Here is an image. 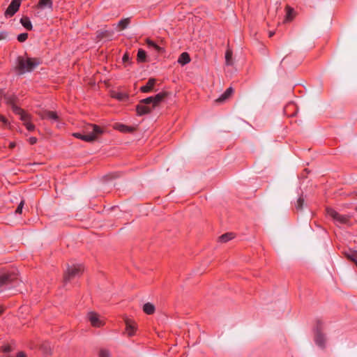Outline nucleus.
<instances>
[{
  "instance_id": "nucleus-22",
  "label": "nucleus",
  "mask_w": 357,
  "mask_h": 357,
  "mask_svg": "<svg viewBox=\"0 0 357 357\" xmlns=\"http://www.w3.org/2000/svg\"><path fill=\"white\" fill-rule=\"evenodd\" d=\"M20 22L22 24V26L27 30L32 29V24L29 17H23L22 18H21Z\"/></svg>"
},
{
  "instance_id": "nucleus-23",
  "label": "nucleus",
  "mask_w": 357,
  "mask_h": 357,
  "mask_svg": "<svg viewBox=\"0 0 357 357\" xmlns=\"http://www.w3.org/2000/svg\"><path fill=\"white\" fill-rule=\"evenodd\" d=\"M225 62L227 66H231L233 64L232 61V51L228 49L225 54Z\"/></svg>"
},
{
  "instance_id": "nucleus-25",
  "label": "nucleus",
  "mask_w": 357,
  "mask_h": 357,
  "mask_svg": "<svg viewBox=\"0 0 357 357\" xmlns=\"http://www.w3.org/2000/svg\"><path fill=\"white\" fill-rule=\"evenodd\" d=\"M73 136L76 138L81 139L85 142H91V139L89 137L85 136L84 133H79V132H75L73 133Z\"/></svg>"
},
{
  "instance_id": "nucleus-20",
  "label": "nucleus",
  "mask_w": 357,
  "mask_h": 357,
  "mask_svg": "<svg viewBox=\"0 0 357 357\" xmlns=\"http://www.w3.org/2000/svg\"><path fill=\"white\" fill-rule=\"evenodd\" d=\"M190 61V56L187 52H183L178 59V62L183 66L188 63Z\"/></svg>"
},
{
  "instance_id": "nucleus-35",
  "label": "nucleus",
  "mask_w": 357,
  "mask_h": 357,
  "mask_svg": "<svg viewBox=\"0 0 357 357\" xmlns=\"http://www.w3.org/2000/svg\"><path fill=\"white\" fill-rule=\"evenodd\" d=\"M129 59H130L129 54L128 53H125L123 56V61L125 63V62L128 61Z\"/></svg>"
},
{
  "instance_id": "nucleus-12",
  "label": "nucleus",
  "mask_w": 357,
  "mask_h": 357,
  "mask_svg": "<svg viewBox=\"0 0 357 357\" xmlns=\"http://www.w3.org/2000/svg\"><path fill=\"white\" fill-rule=\"evenodd\" d=\"M327 214L328 215L333 218V220L335 221H338L342 223L349 221L348 218L347 216L340 215L332 208L327 209Z\"/></svg>"
},
{
  "instance_id": "nucleus-42",
  "label": "nucleus",
  "mask_w": 357,
  "mask_h": 357,
  "mask_svg": "<svg viewBox=\"0 0 357 357\" xmlns=\"http://www.w3.org/2000/svg\"><path fill=\"white\" fill-rule=\"evenodd\" d=\"M274 33H275L273 31H269V33H268L269 37H272L274 35Z\"/></svg>"
},
{
  "instance_id": "nucleus-45",
  "label": "nucleus",
  "mask_w": 357,
  "mask_h": 357,
  "mask_svg": "<svg viewBox=\"0 0 357 357\" xmlns=\"http://www.w3.org/2000/svg\"><path fill=\"white\" fill-rule=\"evenodd\" d=\"M356 210L357 211V207L356 208Z\"/></svg>"
},
{
  "instance_id": "nucleus-36",
  "label": "nucleus",
  "mask_w": 357,
  "mask_h": 357,
  "mask_svg": "<svg viewBox=\"0 0 357 357\" xmlns=\"http://www.w3.org/2000/svg\"><path fill=\"white\" fill-rule=\"evenodd\" d=\"M116 98L122 100H124L125 98H126V96L124 94H122V93H119L116 96Z\"/></svg>"
},
{
  "instance_id": "nucleus-14",
  "label": "nucleus",
  "mask_w": 357,
  "mask_h": 357,
  "mask_svg": "<svg viewBox=\"0 0 357 357\" xmlns=\"http://www.w3.org/2000/svg\"><path fill=\"white\" fill-rule=\"evenodd\" d=\"M156 83L155 78H150L146 84L140 88V91L143 93H149L153 91V86Z\"/></svg>"
},
{
  "instance_id": "nucleus-30",
  "label": "nucleus",
  "mask_w": 357,
  "mask_h": 357,
  "mask_svg": "<svg viewBox=\"0 0 357 357\" xmlns=\"http://www.w3.org/2000/svg\"><path fill=\"white\" fill-rule=\"evenodd\" d=\"M304 203V199L302 197H299L297 200L296 207L298 210L302 209V206Z\"/></svg>"
},
{
  "instance_id": "nucleus-10",
  "label": "nucleus",
  "mask_w": 357,
  "mask_h": 357,
  "mask_svg": "<svg viewBox=\"0 0 357 357\" xmlns=\"http://www.w3.org/2000/svg\"><path fill=\"white\" fill-rule=\"evenodd\" d=\"M153 109L151 102H144L142 100L137 106V112L138 115L142 116L150 113Z\"/></svg>"
},
{
  "instance_id": "nucleus-44",
  "label": "nucleus",
  "mask_w": 357,
  "mask_h": 357,
  "mask_svg": "<svg viewBox=\"0 0 357 357\" xmlns=\"http://www.w3.org/2000/svg\"><path fill=\"white\" fill-rule=\"evenodd\" d=\"M299 63H300V61H298V62L296 63V66L299 65Z\"/></svg>"
},
{
  "instance_id": "nucleus-31",
  "label": "nucleus",
  "mask_w": 357,
  "mask_h": 357,
  "mask_svg": "<svg viewBox=\"0 0 357 357\" xmlns=\"http://www.w3.org/2000/svg\"><path fill=\"white\" fill-rule=\"evenodd\" d=\"M8 38V33L6 31L0 32V40H6Z\"/></svg>"
},
{
  "instance_id": "nucleus-43",
  "label": "nucleus",
  "mask_w": 357,
  "mask_h": 357,
  "mask_svg": "<svg viewBox=\"0 0 357 357\" xmlns=\"http://www.w3.org/2000/svg\"><path fill=\"white\" fill-rule=\"evenodd\" d=\"M291 19L293 18V17L294 15H296V13L294 12L293 9L291 8Z\"/></svg>"
},
{
  "instance_id": "nucleus-24",
  "label": "nucleus",
  "mask_w": 357,
  "mask_h": 357,
  "mask_svg": "<svg viewBox=\"0 0 357 357\" xmlns=\"http://www.w3.org/2000/svg\"><path fill=\"white\" fill-rule=\"evenodd\" d=\"M130 22V18H125L119 21L118 26L121 28V30H123L129 25Z\"/></svg>"
},
{
  "instance_id": "nucleus-11",
  "label": "nucleus",
  "mask_w": 357,
  "mask_h": 357,
  "mask_svg": "<svg viewBox=\"0 0 357 357\" xmlns=\"http://www.w3.org/2000/svg\"><path fill=\"white\" fill-rule=\"evenodd\" d=\"M21 0H12L11 3L5 11L6 16H13L19 9Z\"/></svg>"
},
{
  "instance_id": "nucleus-7",
  "label": "nucleus",
  "mask_w": 357,
  "mask_h": 357,
  "mask_svg": "<svg viewBox=\"0 0 357 357\" xmlns=\"http://www.w3.org/2000/svg\"><path fill=\"white\" fill-rule=\"evenodd\" d=\"M167 92H161L154 96H151L147 98L143 99L144 102H151L152 108H155L167 96Z\"/></svg>"
},
{
  "instance_id": "nucleus-21",
  "label": "nucleus",
  "mask_w": 357,
  "mask_h": 357,
  "mask_svg": "<svg viewBox=\"0 0 357 357\" xmlns=\"http://www.w3.org/2000/svg\"><path fill=\"white\" fill-rule=\"evenodd\" d=\"M315 342L318 346L324 347L325 345L324 335L319 332L317 333L315 336Z\"/></svg>"
},
{
  "instance_id": "nucleus-33",
  "label": "nucleus",
  "mask_w": 357,
  "mask_h": 357,
  "mask_svg": "<svg viewBox=\"0 0 357 357\" xmlns=\"http://www.w3.org/2000/svg\"><path fill=\"white\" fill-rule=\"evenodd\" d=\"M1 351L4 353H8L11 351L10 346L5 345L1 347Z\"/></svg>"
},
{
  "instance_id": "nucleus-8",
  "label": "nucleus",
  "mask_w": 357,
  "mask_h": 357,
  "mask_svg": "<svg viewBox=\"0 0 357 357\" xmlns=\"http://www.w3.org/2000/svg\"><path fill=\"white\" fill-rule=\"evenodd\" d=\"M38 114L42 119H47L52 122H57L58 126H60V125L63 124V123L60 120L59 116L56 112L43 110L42 112H40Z\"/></svg>"
},
{
  "instance_id": "nucleus-40",
  "label": "nucleus",
  "mask_w": 357,
  "mask_h": 357,
  "mask_svg": "<svg viewBox=\"0 0 357 357\" xmlns=\"http://www.w3.org/2000/svg\"><path fill=\"white\" fill-rule=\"evenodd\" d=\"M4 312V307L3 306H0V316L3 314Z\"/></svg>"
},
{
  "instance_id": "nucleus-26",
  "label": "nucleus",
  "mask_w": 357,
  "mask_h": 357,
  "mask_svg": "<svg viewBox=\"0 0 357 357\" xmlns=\"http://www.w3.org/2000/svg\"><path fill=\"white\" fill-rule=\"evenodd\" d=\"M146 59V52L144 50L140 49L137 53V60L141 62H144Z\"/></svg>"
},
{
  "instance_id": "nucleus-34",
  "label": "nucleus",
  "mask_w": 357,
  "mask_h": 357,
  "mask_svg": "<svg viewBox=\"0 0 357 357\" xmlns=\"http://www.w3.org/2000/svg\"><path fill=\"white\" fill-rule=\"evenodd\" d=\"M286 9H287V15H286V21H287L289 20V18L290 17V8L287 6H286Z\"/></svg>"
},
{
  "instance_id": "nucleus-32",
  "label": "nucleus",
  "mask_w": 357,
  "mask_h": 357,
  "mask_svg": "<svg viewBox=\"0 0 357 357\" xmlns=\"http://www.w3.org/2000/svg\"><path fill=\"white\" fill-rule=\"evenodd\" d=\"M24 201H21V202L20 203V204L18 205L16 211H15V213H22V208H23V206H24Z\"/></svg>"
},
{
  "instance_id": "nucleus-9",
  "label": "nucleus",
  "mask_w": 357,
  "mask_h": 357,
  "mask_svg": "<svg viewBox=\"0 0 357 357\" xmlns=\"http://www.w3.org/2000/svg\"><path fill=\"white\" fill-rule=\"evenodd\" d=\"M124 322L126 324V333L128 337H132L135 335L136 331L137 330V323L128 317H124Z\"/></svg>"
},
{
  "instance_id": "nucleus-2",
  "label": "nucleus",
  "mask_w": 357,
  "mask_h": 357,
  "mask_svg": "<svg viewBox=\"0 0 357 357\" xmlns=\"http://www.w3.org/2000/svg\"><path fill=\"white\" fill-rule=\"evenodd\" d=\"M39 63V61L36 59L20 56L17 58L16 68L20 71V74H23L26 72L32 71Z\"/></svg>"
},
{
  "instance_id": "nucleus-27",
  "label": "nucleus",
  "mask_w": 357,
  "mask_h": 357,
  "mask_svg": "<svg viewBox=\"0 0 357 357\" xmlns=\"http://www.w3.org/2000/svg\"><path fill=\"white\" fill-rule=\"evenodd\" d=\"M146 44L149 47H152L154 49H155L156 51L160 52L162 50V48L159 47L158 45H156L153 41L151 40L150 39H146Z\"/></svg>"
},
{
  "instance_id": "nucleus-37",
  "label": "nucleus",
  "mask_w": 357,
  "mask_h": 357,
  "mask_svg": "<svg viewBox=\"0 0 357 357\" xmlns=\"http://www.w3.org/2000/svg\"><path fill=\"white\" fill-rule=\"evenodd\" d=\"M37 142V139L34 137H30L29 138V142L31 144H36Z\"/></svg>"
},
{
  "instance_id": "nucleus-3",
  "label": "nucleus",
  "mask_w": 357,
  "mask_h": 357,
  "mask_svg": "<svg viewBox=\"0 0 357 357\" xmlns=\"http://www.w3.org/2000/svg\"><path fill=\"white\" fill-rule=\"evenodd\" d=\"M83 132L85 136L91 139L92 142L96 140L99 135L102 134L103 130L96 125L88 124L84 128Z\"/></svg>"
},
{
  "instance_id": "nucleus-18",
  "label": "nucleus",
  "mask_w": 357,
  "mask_h": 357,
  "mask_svg": "<svg viewBox=\"0 0 357 357\" xmlns=\"http://www.w3.org/2000/svg\"><path fill=\"white\" fill-rule=\"evenodd\" d=\"M234 90L231 87L228 88L225 92L221 95L220 98L215 100L218 102H222L227 100L233 93Z\"/></svg>"
},
{
  "instance_id": "nucleus-15",
  "label": "nucleus",
  "mask_w": 357,
  "mask_h": 357,
  "mask_svg": "<svg viewBox=\"0 0 357 357\" xmlns=\"http://www.w3.org/2000/svg\"><path fill=\"white\" fill-rule=\"evenodd\" d=\"M37 8L40 9H49L52 10V0H39Z\"/></svg>"
},
{
  "instance_id": "nucleus-41",
  "label": "nucleus",
  "mask_w": 357,
  "mask_h": 357,
  "mask_svg": "<svg viewBox=\"0 0 357 357\" xmlns=\"http://www.w3.org/2000/svg\"><path fill=\"white\" fill-rule=\"evenodd\" d=\"M15 146V144L14 142H12L10 144L9 147L10 149H13Z\"/></svg>"
},
{
  "instance_id": "nucleus-19",
  "label": "nucleus",
  "mask_w": 357,
  "mask_h": 357,
  "mask_svg": "<svg viewBox=\"0 0 357 357\" xmlns=\"http://www.w3.org/2000/svg\"><path fill=\"white\" fill-rule=\"evenodd\" d=\"M155 310V306L151 303H146L143 306V311L145 314L151 315L154 314Z\"/></svg>"
},
{
  "instance_id": "nucleus-6",
  "label": "nucleus",
  "mask_w": 357,
  "mask_h": 357,
  "mask_svg": "<svg viewBox=\"0 0 357 357\" xmlns=\"http://www.w3.org/2000/svg\"><path fill=\"white\" fill-rule=\"evenodd\" d=\"M86 317L91 326L94 328H100L105 324V320L96 312H88Z\"/></svg>"
},
{
  "instance_id": "nucleus-29",
  "label": "nucleus",
  "mask_w": 357,
  "mask_h": 357,
  "mask_svg": "<svg viewBox=\"0 0 357 357\" xmlns=\"http://www.w3.org/2000/svg\"><path fill=\"white\" fill-rule=\"evenodd\" d=\"M28 38V33H21L18 36H17V40L19 42H24Z\"/></svg>"
},
{
  "instance_id": "nucleus-28",
  "label": "nucleus",
  "mask_w": 357,
  "mask_h": 357,
  "mask_svg": "<svg viewBox=\"0 0 357 357\" xmlns=\"http://www.w3.org/2000/svg\"><path fill=\"white\" fill-rule=\"evenodd\" d=\"M98 357H110V353L107 349H100L98 354Z\"/></svg>"
},
{
  "instance_id": "nucleus-39",
  "label": "nucleus",
  "mask_w": 357,
  "mask_h": 357,
  "mask_svg": "<svg viewBox=\"0 0 357 357\" xmlns=\"http://www.w3.org/2000/svg\"><path fill=\"white\" fill-rule=\"evenodd\" d=\"M17 357H26L24 352H19L17 354Z\"/></svg>"
},
{
  "instance_id": "nucleus-13",
  "label": "nucleus",
  "mask_w": 357,
  "mask_h": 357,
  "mask_svg": "<svg viewBox=\"0 0 357 357\" xmlns=\"http://www.w3.org/2000/svg\"><path fill=\"white\" fill-rule=\"evenodd\" d=\"M3 100L8 104L9 105L13 111L14 112V108H17V109H20V107H18L16 105H15V102H16V100H17V98L15 96H13V95H9V94H5L3 96Z\"/></svg>"
},
{
  "instance_id": "nucleus-1",
  "label": "nucleus",
  "mask_w": 357,
  "mask_h": 357,
  "mask_svg": "<svg viewBox=\"0 0 357 357\" xmlns=\"http://www.w3.org/2000/svg\"><path fill=\"white\" fill-rule=\"evenodd\" d=\"M85 270L83 264L72 263L68 264L63 274V280L65 284L70 282L75 278H79L82 275Z\"/></svg>"
},
{
  "instance_id": "nucleus-16",
  "label": "nucleus",
  "mask_w": 357,
  "mask_h": 357,
  "mask_svg": "<svg viewBox=\"0 0 357 357\" xmlns=\"http://www.w3.org/2000/svg\"><path fill=\"white\" fill-rule=\"evenodd\" d=\"M236 236L235 234L233 232H227L225 233L218 237V241L221 243H227L229 241L234 238Z\"/></svg>"
},
{
  "instance_id": "nucleus-5",
  "label": "nucleus",
  "mask_w": 357,
  "mask_h": 357,
  "mask_svg": "<svg viewBox=\"0 0 357 357\" xmlns=\"http://www.w3.org/2000/svg\"><path fill=\"white\" fill-rule=\"evenodd\" d=\"M17 279V275L15 272L5 271L0 273V287L8 285Z\"/></svg>"
},
{
  "instance_id": "nucleus-17",
  "label": "nucleus",
  "mask_w": 357,
  "mask_h": 357,
  "mask_svg": "<svg viewBox=\"0 0 357 357\" xmlns=\"http://www.w3.org/2000/svg\"><path fill=\"white\" fill-rule=\"evenodd\" d=\"M115 128L122 132H132L135 128L121 123L116 124Z\"/></svg>"
},
{
  "instance_id": "nucleus-4",
  "label": "nucleus",
  "mask_w": 357,
  "mask_h": 357,
  "mask_svg": "<svg viewBox=\"0 0 357 357\" xmlns=\"http://www.w3.org/2000/svg\"><path fill=\"white\" fill-rule=\"evenodd\" d=\"M14 112L20 116V119L23 121L28 130L33 131L35 129L34 125L31 123V116L29 114L25 112L22 109H17L15 107L14 108Z\"/></svg>"
},
{
  "instance_id": "nucleus-38",
  "label": "nucleus",
  "mask_w": 357,
  "mask_h": 357,
  "mask_svg": "<svg viewBox=\"0 0 357 357\" xmlns=\"http://www.w3.org/2000/svg\"><path fill=\"white\" fill-rule=\"evenodd\" d=\"M0 121L1 122H3L4 124H7L8 123V121L7 119L2 115H0Z\"/></svg>"
}]
</instances>
